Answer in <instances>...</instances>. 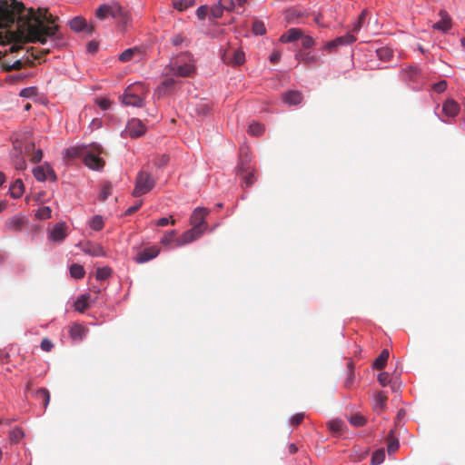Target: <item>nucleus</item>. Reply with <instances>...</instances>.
Segmentation results:
<instances>
[{
  "label": "nucleus",
  "mask_w": 465,
  "mask_h": 465,
  "mask_svg": "<svg viewBox=\"0 0 465 465\" xmlns=\"http://www.w3.org/2000/svg\"><path fill=\"white\" fill-rule=\"evenodd\" d=\"M58 25H46L35 13L26 10L17 0H0V45L5 53H14L26 43L50 44L54 46L62 39Z\"/></svg>",
  "instance_id": "f257e3e1"
},
{
  "label": "nucleus",
  "mask_w": 465,
  "mask_h": 465,
  "mask_svg": "<svg viewBox=\"0 0 465 465\" xmlns=\"http://www.w3.org/2000/svg\"><path fill=\"white\" fill-rule=\"evenodd\" d=\"M196 73L195 61L189 52H182L173 56L164 67L165 75L188 78Z\"/></svg>",
  "instance_id": "f03ea898"
},
{
  "label": "nucleus",
  "mask_w": 465,
  "mask_h": 465,
  "mask_svg": "<svg viewBox=\"0 0 465 465\" xmlns=\"http://www.w3.org/2000/svg\"><path fill=\"white\" fill-rule=\"evenodd\" d=\"M102 153L103 148L99 143L90 144L84 157L85 166L94 171H101L104 166V161L100 157Z\"/></svg>",
  "instance_id": "7ed1b4c3"
},
{
  "label": "nucleus",
  "mask_w": 465,
  "mask_h": 465,
  "mask_svg": "<svg viewBox=\"0 0 465 465\" xmlns=\"http://www.w3.org/2000/svg\"><path fill=\"white\" fill-rule=\"evenodd\" d=\"M248 156L245 160L241 159L237 165V175L241 179L242 187H250L257 181V171L254 167L251 166L248 163Z\"/></svg>",
  "instance_id": "20e7f679"
},
{
  "label": "nucleus",
  "mask_w": 465,
  "mask_h": 465,
  "mask_svg": "<svg viewBox=\"0 0 465 465\" xmlns=\"http://www.w3.org/2000/svg\"><path fill=\"white\" fill-rule=\"evenodd\" d=\"M155 180L152 175L145 172L140 171L135 181V187L133 192L134 197H139L148 193L155 185Z\"/></svg>",
  "instance_id": "39448f33"
},
{
  "label": "nucleus",
  "mask_w": 465,
  "mask_h": 465,
  "mask_svg": "<svg viewBox=\"0 0 465 465\" xmlns=\"http://www.w3.org/2000/svg\"><path fill=\"white\" fill-rule=\"evenodd\" d=\"M401 78L413 91H420L422 88L421 74L416 66L403 68Z\"/></svg>",
  "instance_id": "423d86ee"
},
{
  "label": "nucleus",
  "mask_w": 465,
  "mask_h": 465,
  "mask_svg": "<svg viewBox=\"0 0 465 465\" xmlns=\"http://www.w3.org/2000/svg\"><path fill=\"white\" fill-rule=\"evenodd\" d=\"M440 105H437L435 109V114L439 117V119L443 123H450L452 119H454L459 112H460V104L453 99H447L441 107V113H439Z\"/></svg>",
  "instance_id": "0eeeda50"
},
{
  "label": "nucleus",
  "mask_w": 465,
  "mask_h": 465,
  "mask_svg": "<svg viewBox=\"0 0 465 465\" xmlns=\"http://www.w3.org/2000/svg\"><path fill=\"white\" fill-rule=\"evenodd\" d=\"M146 132V127L143 122L137 118H132L126 124L125 129L122 132V136L125 137V134L131 138H138L143 135Z\"/></svg>",
  "instance_id": "6e6552de"
},
{
  "label": "nucleus",
  "mask_w": 465,
  "mask_h": 465,
  "mask_svg": "<svg viewBox=\"0 0 465 465\" xmlns=\"http://www.w3.org/2000/svg\"><path fill=\"white\" fill-rule=\"evenodd\" d=\"M96 17L100 20H104L108 17L117 18L122 15L125 16L123 8L120 5H101L96 10Z\"/></svg>",
  "instance_id": "1a4fd4ad"
},
{
  "label": "nucleus",
  "mask_w": 465,
  "mask_h": 465,
  "mask_svg": "<svg viewBox=\"0 0 465 465\" xmlns=\"http://www.w3.org/2000/svg\"><path fill=\"white\" fill-rule=\"evenodd\" d=\"M122 104L126 106L141 108L144 105V100L139 94L134 92V88L130 85L121 96Z\"/></svg>",
  "instance_id": "9d476101"
},
{
  "label": "nucleus",
  "mask_w": 465,
  "mask_h": 465,
  "mask_svg": "<svg viewBox=\"0 0 465 465\" xmlns=\"http://www.w3.org/2000/svg\"><path fill=\"white\" fill-rule=\"evenodd\" d=\"M32 172L34 177L38 182H45V180H47L48 177L53 182H55L57 180L54 171L47 163L34 167Z\"/></svg>",
  "instance_id": "9b49d317"
},
{
  "label": "nucleus",
  "mask_w": 465,
  "mask_h": 465,
  "mask_svg": "<svg viewBox=\"0 0 465 465\" xmlns=\"http://www.w3.org/2000/svg\"><path fill=\"white\" fill-rule=\"evenodd\" d=\"M235 10V3L232 0H219L211 7L210 13L213 18L218 19L223 16V11L232 12Z\"/></svg>",
  "instance_id": "f8f14e48"
},
{
  "label": "nucleus",
  "mask_w": 465,
  "mask_h": 465,
  "mask_svg": "<svg viewBox=\"0 0 465 465\" xmlns=\"http://www.w3.org/2000/svg\"><path fill=\"white\" fill-rule=\"evenodd\" d=\"M203 233L202 230L190 229L185 231L182 235L176 237L175 247H182L197 240Z\"/></svg>",
  "instance_id": "ddd939ff"
},
{
  "label": "nucleus",
  "mask_w": 465,
  "mask_h": 465,
  "mask_svg": "<svg viewBox=\"0 0 465 465\" xmlns=\"http://www.w3.org/2000/svg\"><path fill=\"white\" fill-rule=\"evenodd\" d=\"M66 229L67 226L65 223L60 222L55 223L48 232V239L54 242H63L67 236Z\"/></svg>",
  "instance_id": "4468645a"
},
{
  "label": "nucleus",
  "mask_w": 465,
  "mask_h": 465,
  "mask_svg": "<svg viewBox=\"0 0 465 465\" xmlns=\"http://www.w3.org/2000/svg\"><path fill=\"white\" fill-rule=\"evenodd\" d=\"M11 162L13 166L17 171H24L26 169V162L23 156V151L20 146L14 143L13 150L10 153Z\"/></svg>",
  "instance_id": "2eb2a0df"
},
{
  "label": "nucleus",
  "mask_w": 465,
  "mask_h": 465,
  "mask_svg": "<svg viewBox=\"0 0 465 465\" xmlns=\"http://www.w3.org/2000/svg\"><path fill=\"white\" fill-rule=\"evenodd\" d=\"M209 211L204 207H198L193 212L190 222L193 225L192 229L201 230V226L205 223V217Z\"/></svg>",
  "instance_id": "dca6fc26"
},
{
  "label": "nucleus",
  "mask_w": 465,
  "mask_h": 465,
  "mask_svg": "<svg viewBox=\"0 0 465 465\" xmlns=\"http://www.w3.org/2000/svg\"><path fill=\"white\" fill-rule=\"evenodd\" d=\"M89 145L84 143H78L75 145L69 146L64 149L63 152V156L64 158L74 159L78 157H84L86 151L88 150Z\"/></svg>",
  "instance_id": "f3484780"
},
{
  "label": "nucleus",
  "mask_w": 465,
  "mask_h": 465,
  "mask_svg": "<svg viewBox=\"0 0 465 465\" xmlns=\"http://www.w3.org/2000/svg\"><path fill=\"white\" fill-rule=\"evenodd\" d=\"M160 252V249L157 246H151L143 249L135 257L137 263L147 262L153 258L157 257Z\"/></svg>",
  "instance_id": "a211bd4d"
},
{
  "label": "nucleus",
  "mask_w": 465,
  "mask_h": 465,
  "mask_svg": "<svg viewBox=\"0 0 465 465\" xmlns=\"http://www.w3.org/2000/svg\"><path fill=\"white\" fill-rule=\"evenodd\" d=\"M282 100L288 105H298L302 101V95L298 91L289 90L282 94Z\"/></svg>",
  "instance_id": "6ab92c4d"
},
{
  "label": "nucleus",
  "mask_w": 465,
  "mask_h": 465,
  "mask_svg": "<svg viewBox=\"0 0 465 465\" xmlns=\"http://www.w3.org/2000/svg\"><path fill=\"white\" fill-rule=\"evenodd\" d=\"M302 36V31L300 28H291L285 34L281 35L282 43H292L299 40Z\"/></svg>",
  "instance_id": "aec40b11"
},
{
  "label": "nucleus",
  "mask_w": 465,
  "mask_h": 465,
  "mask_svg": "<svg viewBox=\"0 0 465 465\" xmlns=\"http://www.w3.org/2000/svg\"><path fill=\"white\" fill-rule=\"evenodd\" d=\"M440 15H441V19L436 22L432 25V28L434 30L441 31L442 33H447L451 27L450 20L445 11H440Z\"/></svg>",
  "instance_id": "412c9836"
},
{
  "label": "nucleus",
  "mask_w": 465,
  "mask_h": 465,
  "mask_svg": "<svg viewBox=\"0 0 465 465\" xmlns=\"http://www.w3.org/2000/svg\"><path fill=\"white\" fill-rule=\"evenodd\" d=\"M69 25L73 31L77 32V33L83 32V31H90L85 19H84L81 16H75L74 18L70 20Z\"/></svg>",
  "instance_id": "4be33fe9"
},
{
  "label": "nucleus",
  "mask_w": 465,
  "mask_h": 465,
  "mask_svg": "<svg viewBox=\"0 0 465 465\" xmlns=\"http://www.w3.org/2000/svg\"><path fill=\"white\" fill-rule=\"evenodd\" d=\"M387 395L384 391H378L373 398V408L380 412L386 409Z\"/></svg>",
  "instance_id": "5701e85b"
},
{
  "label": "nucleus",
  "mask_w": 465,
  "mask_h": 465,
  "mask_svg": "<svg viewBox=\"0 0 465 465\" xmlns=\"http://www.w3.org/2000/svg\"><path fill=\"white\" fill-rule=\"evenodd\" d=\"M90 299V293H83L79 295L74 304V310L82 313L84 312V311L88 308V302Z\"/></svg>",
  "instance_id": "b1692460"
},
{
  "label": "nucleus",
  "mask_w": 465,
  "mask_h": 465,
  "mask_svg": "<svg viewBox=\"0 0 465 465\" xmlns=\"http://www.w3.org/2000/svg\"><path fill=\"white\" fill-rule=\"evenodd\" d=\"M86 334V330L81 324H74L69 330V336L72 340L80 341Z\"/></svg>",
  "instance_id": "393cba45"
},
{
  "label": "nucleus",
  "mask_w": 465,
  "mask_h": 465,
  "mask_svg": "<svg viewBox=\"0 0 465 465\" xmlns=\"http://www.w3.org/2000/svg\"><path fill=\"white\" fill-rule=\"evenodd\" d=\"M25 191V186L21 179L15 180L9 188L10 196L14 199L20 198Z\"/></svg>",
  "instance_id": "a878e982"
},
{
  "label": "nucleus",
  "mask_w": 465,
  "mask_h": 465,
  "mask_svg": "<svg viewBox=\"0 0 465 465\" xmlns=\"http://www.w3.org/2000/svg\"><path fill=\"white\" fill-rule=\"evenodd\" d=\"M356 40H357L356 37L352 34L347 33L346 35L336 37L335 39H333L331 41L334 43L335 46L338 48L339 46L351 45Z\"/></svg>",
  "instance_id": "bb28decb"
},
{
  "label": "nucleus",
  "mask_w": 465,
  "mask_h": 465,
  "mask_svg": "<svg viewBox=\"0 0 465 465\" xmlns=\"http://www.w3.org/2000/svg\"><path fill=\"white\" fill-rule=\"evenodd\" d=\"M356 40H357L356 37L352 34L347 33L346 35L336 37L335 39H333L331 41L334 43L335 46L338 48L339 46L351 45Z\"/></svg>",
  "instance_id": "cd10ccee"
},
{
  "label": "nucleus",
  "mask_w": 465,
  "mask_h": 465,
  "mask_svg": "<svg viewBox=\"0 0 465 465\" xmlns=\"http://www.w3.org/2000/svg\"><path fill=\"white\" fill-rule=\"evenodd\" d=\"M35 397L40 401L45 410L50 402V393L45 388H39L35 391Z\"/></svg>",
  "instance_id": "c85d7f7f"
},
{
  "label": "nucleus",
  "mask_w": 465,
  "mask_h": 465,
  "mask_svg": "<svg viewBox=\"0 0 465 465\" xmlns=\"http://www.w3.org/2000/svg\"><path fill=\"white\" fill-rule=\"evenodd\" d=\"M30 151H33L32 155L30 156V161L33 163H39L43 158V151L41 149H35V143H30L25 146V153H29Z\"/></svg>",
  "instance_id": "c756f323"
},
{
  "label": "nucleus",
  "mask_w": 465,
  "mask_h": 465,
  "mask_svg": "<svg viewBox=\"0 0 465 465\" xmlns=\"http://www.w3.org/2000/svg\"><path fill=\"white\" fill-rule=\"evenodd\" d=\"M389 351L387 349L383 350L380 355L375 359V361H373V368L375 369H378V370H382L386 363H387V361L389 359Z\"/></svg>",
  "instance_id": "7c9ffc66"
},
{
  "label": "nucleus",
  "mask_w": 465,
  "mask_h": 465,
  "mask_svg": "<svg viewBox=\"0 0 465 465\" xmlns=\"http://www.w3.org/2000/svg\"><path fill=\"white\" fill-rule=\"evenodd\" d=\"M69 272L71 277L76 280L83 279L85 275V270L84 266L78 263H73L69 267Z\"/></svg>",
  "instance_id": "2f4dec72"
},
{
  "label": "nucleus",
  "mask_w": 465,
  "mask_h": 465,
  "mask_svg": "<svg viewBox=\"0 0 465 465\" xmlns=\"http://www.w3.org/2000/svg\"><path fill=\"white\" fill-rule=\"evenodd\" d=\"M140 54V49L138 47L127 48L123 53L120 54L118 59H119V61H121L123 63H126V62L131 61L134 57L135 54Z\"/></svg>",
  "instance_id": "473e14b6"
},
{
  "label": "nucleus",
  "mask_w": 465,
  "mask_h": 465,
  "mask_svg": "<svg viewBox=\"0 0 465 465\" xmlns=\"http://www.w3.org/2000/svg\"><path fill=\"white\" fill-rule=\"evenodd\" d=\"M88 224L92 230H94L95 232H99V231L103 230V228L104 226V218L102 215H99V214L94 215L90 219Z\"/></svg>",
  "instance_id": "72a5a7b5"
},
{
  "label": "nucleus",
  "mask_w": 465,
  "mask_h": 465,
  "mask_svg": "<svg viewBox=\"0 0 465 465\" xmlns=\"http://www.w3.org/2000/svg\"><path fill=\"white\" fill-rule=\"evenodd\" d=\"M23 224H24V220L17 215L14 216L6 221V226L8 227V229L15 231V232L20 231L23 227Z\"/></svg>",
  "instance_id": "f704fd0d"
},
{
  "label": "nucleus",
  "mask_w": 465,
  "mask_h": 465,
  "mask_svg": "<svg viewBox=\"0 0 465 465\" xmlns=\"http://www.w3.org/2000/svg\"><path fill=\"white\" fill-rule=\"evenodd\" d=\"M112 191H113V184L109 182L104 183L102 185L101 191L99 193L98 200L101 202H105L109 198V196L112 195Z\"/></svg>",
  "instance_id": "c9c22d12"
},
{
  "label": "nucleus",
  "mask_w": 465,
  "mask_h": 465,
  "mask_svg": "<svg viewBox=\"0 0 465 465\" xmlns=\"http://www.w3.org/2000/svg\"><path fill=\"white\" fill-rule=\"evenodd\" d=\"M25 437L24 430L19 428L15 427L13 430L9 431L8 438L12 443H18L21 441V440Z\"/></svg>",
  "instance_id": "e433bc0d"
},
{
  "label": "nucleus",
  "mask_w": 465,
  "mask_h": 465,
  "mask_svg": "<svg viewBox=\"0 0 465 465\" xmlns=\"http://www.w3.org/2000/svg\"><path fill=\"white\" fill-rule=\"evenodd\" d=\"M169 77L165 78L161 84L158 86V91L160 93L165 92V90L173 89L176 84L177 81L174 79L175 76L168 75Z\"/></svg>",
  "instance_id": "4c0bfd02"
},
{
  "label": "nucleus",
  "mask_w": 465,
  "mask_h": 465,
  "mask_svg": "<svg viewBox=\"0 0 465 465\" xmlns=\"http://www.w3.org/2000/svg\"><path fill=\"white\" fill-rule=\"evenodd\" d=\"M377 56L380 60L388 62L393 56V51L389 47H381L376 50Z\"/></svg>",
  "instance_id": "58836bf2"
},
{
  "label": "nucleus",
  "mask_w": 465,
  "mask_h": 465,
  "mask_svg": "<svg viewBox=\"0 0 465 465\" xmlns=\"http://www.w3.org/2000/svg\"><path fill=\"white\" fill-rule=\"evenodd\" d=\"M112 269L108 266L99 267L96 269L95 278L97 281H105L112 275Z\"/></svg>",
  "instance_id": "ea45409f"
},
{
  "label": "nucleus",
  "mask_w": 465,
  "mask_h": 465,
  "mask_svg": "<svg viewBox=\"0 0 465 465\" xmlns=\"http://www.w3.org/2000/svg\"><path fill=\"white\" fill-rule=\"evenodd\" d=\"M264 132V125L259 123H252L248 127V134L252 136H260Z\"/></svg>",
  "instance_id": "a19ab883"
},
{
  "label": "nucleus",
  "mask_w": 465,
  "mask_h": 465,
  "mask_svg": "<svg viewBox=\"0 0 465 465\" xmlns=\"http://www.w3.org/2000/svg\"><path fill=\"white\" fill-rule=\"evenodd\" d=\"M175 239H176V231L171 230L163 234V236L161 238L160 242L164 246H169L173 242L175 243Z\"/></svg>",
  "instance_id": "79ce46f5"
},
{
  "label": "nucleus",
  "mask_w": 465,
  "mask_h": 465,
  "mask_svg": "<svg viewBox=\"0 0 465 465\" xmlns=\"http://www.w3.org/2000/svg\"><path fill=\"white\" fill-rule=\"evenodd\" d=\"M194 5V0H173V5L178 11H183Z\"/></svg>",
  "instance_id": "37998d69"
},
{
  "label": "nucleus",
  "mask_w": 465,
  "mask_h": 465,
  "mask_svg": "<svg viewBox=\"0 0 465 465\" xmlns=\"http://www.w3.org/2000/svg\"><path fill=\"white\" fill-rule=\"evenodd\" d=\"M385 460V451L383 449L377 450L372 453L371 464L381 465Z\"/></svg>",
  "instance_id": "c03bdc74"
},
{
  "label": "nucleus",
  "mask_w": 465,
  "mask_h": 465,
  "mask_svg": "<svg viewBox=\"0 0 465 465\" xmlns=\"http://www.w3.org/2000/svg\"><path fill=\"white\" fill-rule=\"evenodd\" d=\"M52 209L49 206H42L35 212V217L39 220H46L51 217Z\"/></svg>",
  "instance_id": "a18cd8bd"
},
{
  "label": "nucleus",
  "mask_w": 465,
  "mask_h": 465,
  "mask_svg": "<svg viewBox=\"0 0 465 465\" xmlns=\"http://www.w3.org/2000/svg\"><path fill=\"white\" fill-rule=\"evenodd\" d=\"M25 64H32L33 62L31 60H29L28 58L25 61H24L22 59H18L11 64H6L5 71L20 70L25 66Z\"/></svg>",
  "instance_id": "49530a36"
},
{
  "label": "nucleus",
  "mask_w": 465,
  "mask_h": 465,
  "mask_svg": "<svg viewBox=\"0 0 465 465\" xmlns=\"http://www.w3.org/2000/svg\"><path fill=\"white\" fill-rule=\"evenodd\" d=\"M366 15H367V11L366 10L361 11L357 21L352 25V28H351L352 33L358 34L361 31L362 25L365 21Z\"/></svg>",
  "instance_id": "de8ad7c7"
},
{
  "label": "nucleus",
  "mask_w": 465,
  "mask_h": 465,
  "mask_svg": "<svg viewBox=\"0 0 465 465\" xmlns=\"http://www.w3.org/2000/svg\"><path fill=\"white\" fill-rule=\"evenodd\" d=\"M400 447L399 440L393 437V431H390V440L387 446V450L390 454L394 453Z\"/></svg>",
  "instance_id": "09e8293b"
},
{
  "label": "nucleus",
  "mask_w": 465,
  "mask_h": 465,
  "mask_svg": "<svg viewBox=\"0 0 465 465\" xmlns=\"http://www.w3.org/2000/svg\"><path fill=\"white\" fill-rule=\"evenodd\" d=\"M252 30L255 35H263L266 33L265 25L260 20H255L252 23Z\"/></svg>",
  "instance_id": "8fccbe9b"
},
{
  "label": "nucleus",
  "mask_w": 465,
  "mask_h": 465,
  "mask_svg": "<svg viewBox=\"0 0 465 465\" xmlns=\"http://www.w3.org/2000/svg\"><path fill=\"white\" fill-rule=\"evenodd\" d=\"M366 419L362 415L355 414L350 417L349 422L354 427H362L366 424Z\"/></svg>",
  "instance_id": "3c124183"
},
{
  "label": "nucleus",
  "mask_w": 465,
  "mask_h": 465,
  "mask_svg": "<svg viewBox=\"0 0 465 465\" xmlns=\"http://www.w3.org/2000/svg\"><path fill=\"white\" fill-rule=\"evenodd\" d=\"M245 62L244 53L241 50H235L233 52L231 63L234 65H241Z\"/></svg>",
  "instance_id": "603ef678"
},
{
  "label": "nucleus",
  "mask_w": 465,
  "mask_h": 465,
  "mask_svg": "<svg viewBox=\"0 0 465 465\" xmlns=\"http://www.w3.org/2000/svg\"><path fill=\"white\" fill-rule=\"evenodd\" d=\"M85 252L94 257L104 256V251L101 245H95L90 249H86Z\"/></svg>",
  "instance_id": "864d4df0"
},
{
  "label": "nucleus",
  "mask_w": 465,
  "mask_h": 465,
  "mask_svg": "<svg viewBox=\"0 0 465 465\" xmlns=\"http://www.w3.org/2000/svg\"><path fill=\"white\" fill-rule=\"evenodd\" d=\"M302 39V45L305 49H309L314 45V39L310 35H303L300 38Z\"/></svg>",
  "instance_id": "5fc2aeb1"
},
{
  "label": "nucleus",
  "mask_w": 465,
  "mask_h": 465,
  "mask_svg": "<svg viewBox=\"0 0 465 465\" xmlns=\"http://www.w3.org/2000/svg\"><path fill=\"white\" fill-rule=\"evenodd\" d=\"M377 380L382 387H385L387 384L391 382L390 374L385 371L379 373Z\"/></svg>",
  "instance_id": "6e6d98bb"
},
{
  "label": "nucleus",
  "mask_w": 465,
  "mask_h": 465,
  "mask_svg": "<svg viewBox=\"0 0 465 465\" xmlns=\"http://www.w3.org/2000/svg\"><path fill=\"white\" fill-rule=\"evenodd\" d=\"M447 88V82L445 80L439 81L438 83L432 85V90L435 93L441 94Z\"/></svg>",
  "instance_id": "4d7b16f0"
},
{
  "label": "nucleus",
  "mask_w": 465,
  "mask_h": 465,
  "mask_svg": "<svg viewBox=\"0 0 465 465\" xmlns=\"http://www.w3.org/2000/svg\"><path fill=\"white\" fill-rule=\"evenodd\" d=\"M96 104L100 107V109H102L103 111H106L110 108L112 103L107 98H98L96 100Z\"/></svg>",
  "instance_id": "13d9d810"
},
{
  "label": "nucleus",
  "mask_w": 465,
  "mask_h": 465,
  "mask_svg": "<svg viewBox=\"0 0 465 465\" xmlns=\"http://www.w3.org/2000/svg\"><path fill=\"white\" fill-rule=\"evenodd\" d=\"M40 348L44 351H50L54 348V344L49 339L45 338L41 341Z\"/></svg>",
  "instance_id": "bf43d9fd"
},
{
  "label": "nucleus",
  "mask_w": 465,
  "mask_h": 465,
  "mask_svg": "<svg viewBox=\"0 0 465 465\" xmlns=\"http://www.w3.org/2000/svg\"><path fill=\"white\" fill-rule=\"evenodd\" d=\"M304 419V414L300 412V413H295L294 415H292L291 418H290V423L292 425H299Z\"/></svg>",
  "instance_id": "052dcab7"
},
{
  "label": "nucleus",
  "mask_w": 465,
  "mask_h": 465,
  "mask_svg": "<svg viewBox=\"0 0 465 465\" xmlns=\"http://www.w3.org/2000/svg\"><path fill=\"white\" fill-rule=\"evenodd\" d=\"M35 93H36V87L30 86V87H26V88L22 89L21 92H20V95L22 97L28 98L32 94H35Z\"/></svg>",
  "instance_id": "680f3d73"
},
{
  "label": "nucleus",
  "mask_w": 465,
  "mask_h": 465,
  "mask_svg": "<svg viewBox=\"0 0 465 465\" xmlns=\"http://www.w3.org/2000/svg\"><path fill=\"white\" fill-rule=\"evenodd\" d=\"M185 41V38L181 34H176L171 38V43L174 46H180Z\"/></svg>",
  "instance_id": "e2e57ef3"
},
{
  "label": "nucleus",
  "mask_w": 465,
  "mask_h": 465,
  "mask_svg": "<svg viewBox=\"0 0 465 465\" xmlns=\"http://www.w3.org/2000/svg\"><path fill=\"white\" fill-rule=\"evenodd\" d=\"M208 13V7L206 5H200L196 10V16L200 20H203Z\"/></svg>",
  "instance_id": "0e129e2a"
},
{
  "label": "nucleus",
  "mask_w": 465,
  "mask_h": 465,
  "mask_svg": "<svg viewBox=\"0 0 465 465\" xmlns=\"http://www.w3.org/2000/svg\"><path fill=\"white\" fill-rule=\"evenodd\" d=\"M169 162V156L167 154L161 155L155 162V164L161 168L165 166Z\"/></svg>",
  "instance_id": "69168bd1"
},
{
  "label": "nucleus",
  "mask_w": 465,
  "mask_h": 465,
  "mask_svg": "<svg viewBox=\"0 0 465 465\" xmlns=\"http://www.w3.org/2000/svg\"><path fill=\"white\" fill-rule=\"evenodd\" d=\"M142 204H143L142 201H139V202H138V203H136L135 204H134V205H132V206L128 207V208L126 209V211H125V214H126V215H131V214H133L134 213H135L136 211H138V210L141 208Z\"/></svg>",
  "instance_id": "338daca9"
},
{
  "label": "nucleus",
  "mask_w": 465,
  "mask_h": 465,
  "mask_svg": "<svg viewBox=\"0 0 465 465\" xmlns=\"http://www.w3.org/2000/svg\"><path fill=\"white\" fill-rule=\"evenodd\" d=\"M322 50L331 54V53H334L336 52L337 50V47L335 46L334 43L332 41H329L327 42L323 46H322Z\"/></svg>",
  "instance_id": "774afa93"
}]
</instances>
